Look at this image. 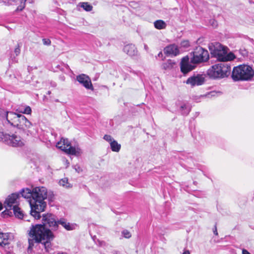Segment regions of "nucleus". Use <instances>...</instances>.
<instances>
[{"label":"nucleus","instance_id":"c9c22d12","mask_svg":"<svg viewBox=\"0 0 254 254\" xmlns=\"http://www.w3.org/2000/svg\"><path fill=\"white\" fill-rule=\"evenodd\" d=\"M182 254H190V253L189 250H185Z\"/></svg>","mask_w":254,"mask_h":254},{"label":"nucleus","instance_id":"20e7f679","mask_svg":"<svg viewBox=\"0 0 254 254\" xmlns=\"http://www.w3.org/2000/svg\"><path fill=\"white\" fill-rule=\"evenodd\" d=\"M254 75V71L249 65L242 64L234 67L232 73L233 80H249Z\"/></svg>","mask_w":254,"mask_h":254},{"label":"nucleus","instance_id":"c85d7f7f","mask_svg":"<svg viewBox=\"0 0 254 254\" xmlns=\"http://www.w3.org/2000/svg\"><path fill=\"white\" fill-rule=\"evenodd\" d=\"M64 228L66 230L69 231V230H72L74 229V226L73 225L70 224L69 223L67 222L66 223V224L65 225V226H64Z\"/></svg>","mask_w":254,"mask_h":254},{"label":"nucleus","instance_id":"c03bdc74","mask_svg":"<svg viewBox=\"0 0 254 254\" xmlns=\"http://www.w3.org/2000/svg\"><path fill=\"white\" fill-rule=\"evenodd\" d=\"M51 93L50 91H48L47 92V94L50 95Z\"/></svg>","mask_w":254,"mask_h":254},{"label":"nucleus","instance_id":"58836bf2","mask_svg":"<svg viewBox=\"0 0 254 254\" xmlns=\"http://www.w3.org/2000/svg\"><path fill=\"white\" fill-rule=\"evenodd\" d=\"M63 161H64V162H65V164H67V165H68V164H69V163L68 162V160H66V159H64L63 160Z\"/></svg>","mask_w":254,"mask_h":254},{"label":"nucleus","instance_id":"b1692460","mask_svg":"<svg viewBox=\"0 0 254 254\" xmlns=\"http://www.w3.org/2000/svg\"><path fill=\"white\" fill-rule=\"evenodd\" d=\"M78 5L86 11H90L93 8V6L87 2H80Z\"/></svg>","mask_w":254,"mask_h":254},{"label":"nucleus","instance_id":"4468645a","mask_svg":"<svg viewBox=\"0 0 254 254\" xmlns=\"http://www.w3.org/2000/svg\"><path fill=\"white\" fill-rule=\"evenodd\" d=\"M17 127L22 129L27 134L30 132L29 129L32 127V124L23 115L20 118Z\"/></svg>","mask_w":254,"mask_h":254},{"label":"nucleus","instance_id":"e433bc0d","mask_svg":"<svg viewBox=\"0 0 254 254\" xmlns=\"http://www.w3.org/2000/svg\"><path fill=\"white\" fill-rule=\"evenodd\" d=\"M144 48L146 51H148V47L146 44L144 45Z\"/></svg>","mask_w":254,"mask_h":254},{"label":"nucleus","instance_id":"423d86ee","mask_svg":"<svg viewBox=\"0 0 254 254\" xmlns=\"http://www.w3.org/2000/svg\"><path fill=\"white\" fill-rule=\"evenodd\" d=\"M210 50L213 56L219 61L226 62L232 60L234 58L233 54L226 55L224 48L219 43H216L213 47L210 48Z\"/></svg>","mask_w":254,"mask_h":254},{"label":"nucleus","instance_id":"f3484780","mask_svg":"<svg viewBox=\"0 0 254 254\" xmlns=\"http://www.w3.org/2000/svg\"><path fill=\"white\" fill-rule=\"evenodd\" d=\"M164 52L167 55L176 56L179 54V50L177 45L171 44L164 48Z\"/></svg>","mask_w":254,"mask_h":254},{"label":"nucleus","instance_id":"412c9836","mask_svg":"<svg viewBox=\"0 0 254 254\" xmlns=\"http://www.w3.org/2000/svg\"><path fill=\"white\" fill-rule=\"evenodd\" d=\"M154 27L157 29H165L167 26L166 23L162 20H157L154 22Z\"/></svg>","mask_w":254,"mask_h":254},{"label":"nucleus","instance_id":"f704fd0d","mask_svg":"<svg viewBox=\"0 0 254 254\" xmlns=\"http://www.w3.org/2000/svg\"><path fill=\"white\" fill-rule=\"evenodd\" d=\"M50 84H51V86L53 87H55L57 86V84L55 82H51Z\"/></svg>","mask_w":254,"mask_h":254},{"label":"nucleus","instance_id":"c756f323","mask_svg":"<svg viewBox=\"0 0 254 254\" xmlns=\"http://www.w3.org/2000/svg\"><path fill=\"white\" fill-rule=\"evenodd\" d=\"M103 138L107 141L109 142L110 144L111 143V141L114 140V139L111 135L107 134L105 135Z\"/></svg>","mask_w":254,"mask_h":254},{"label":"nucleus","instance_id":"473e14b6","mask_svg":"<svg viewBox=\"0 0 254 254\" xmlns=\"http://www.w3.org/2000/svg\"><path fill=\"white\" fill-rule=\"evenodd\" d=\"M74 168L76 172L78 173H80L82 171L81 168L78 165H75Z\"/></svg>","mask_w":254,"mask_h":254},{"label":"nucleus","instance_id":"a211bd4d","mask_svg":"<svg viewBox=\"0 0 254 254\" xmlns=\"http://www.w3.org/2000/svg\"><path fill=\"white\" fill-rule=\"evenodd\" d=\"M124 51L130 56H133L137 54V51L135 46L133 44H128L124 48Z\"/></svg>","mask_w":254,"mask_h":254},{"label":"nucleus","instance_id":"a19ab883","mask_svg":"<svg viewBox=\"0 0 254 254\" xmlns=\"http://www.w3.org/2000/svg\"><path fill=\"white\" fill-rule=\"evenodd\" d=\"M2 209V204L0 202V211Z\"/></svg>","mask_w":254,"mask_h":254},{"label":"nucleus","instance_id":"2f4dec72","mask_svg":"<svg viewBox=\"0 0 254 254\" xmlns=\"http://www.w3.org/2000/svg\"><path fill=\"white\" fill-rule=\"evenodd\" d=\"M14 53H15V54L16 56L19 55V54L20 53V49L19 45H18L17 47H16L15 49Z\"/></svg>","mask_w":254,"mask_h":254},{"label":"nucleus","instance_id":"a18cd8bd","mask_svg":"<svg viewBox=\"0 0 254 254\" xmlns=\"http://www.w3.org/2000/svg\"><path fill=\"white\" fill-rule=\"evenodd\" d=\"M22 1H23V2H26V1L27 0H21Z\"/></svg>","mask_w":254,"mask_h":254},{"label":"nucleus","instance_id":"7c9ffc66","mask_svg":"<svg viewBox=\"0 0 254 254\" xmlns=\"http://www.w3.org/2000/svg\"><path fill=\"white\" fill-rule=\"evenodd\" d=\"M42 41H43V44L45 45L49 46V45H51V40L49 39L44 38L42 40Z\"/></svg>","mask_w":254,"mask_h":254},{"label":"nucleus","instance_id":"4c0bfd02","mask_svg":"<svg viewBox=\"0 0 254 254\" xmlns=\"http://www.w3.org/2000/svg\"><path fill=\"white\" fill-rule=\"evenodd\" d=\"M162 56H163V54H162V52H159V54H158V57H162Z\"/></svg>","mask_w":254,"mask_h":254},{"label":"nucleus","instance_id":"f03ea898","mask_svg":"<svg viewBox=\"0 0 254 254\" xmlns=\"http://www.w3.org/2000/svg\"><path fill=\"white\" fill-rule=\"evenodd\" d=\"M20 193L22 197L28 199L31 207L30 215L35 219H39L41 217L40 212L44 211L47 205L45 200L48 198L51 200L54 196L53 192H48L44 187H37L32 190L23 189Z\"/></svg>","mask_w":254,"mask_h":254},{"label":"nucleus","instance_id":"bb28decb","mask_svg":"<svg viewBox=\"0 0 254 254\" xmlns=\"http://www.w3.org/2000/svg\"><path fill=\"white\" fill-rule=\"evenodd\" d=\"M122 233L124 237L126 238H129L130 237H131V234L128 230H123Z\"/></svg>","mask_w":254,"mask_h":254},{"label":"nucleus","instance_id":"a878e982","mask_svg":"<svg viewBox=\"0 0 254 254\" xmlns=\"http://www.w3.org/2000/svg\"><path fill=\"white\" fill-rule=\"evenodd\" d=\"M26 2H23V1L21 0V2L20 5L17 7L16 11H22L25 7Z\"/></svg>","mask_w":254,"mask_h":254},{"label":"nucleus","instance_id":"dca6fc26","mask_svg":"<svg viewBox=\"0 0 254 254\" xmlns=\"http://www.w3.org/2000/svg\"><path fill=\"white\" fill-rule=\"evenodd\" d=\"M176 105L179 108V111L182 115L187 116L190 111V107L187 102L178 101L176 103Z\"/></svg>","mask_w":254,"mask_h":254},{"label":"nucleus","instance_id":"39448f33","mask_svg":"<svg viewBox=\"0 0 254 254\" xmlns=\"http://www.w3.org/2000/svg\"><path fill=\"white\" fill-rule=\"evenodd\" d=\"M190 56L191 62L197 64L207 62L209 59L208 51L200 46L197 47Z\"/></svg>","mask_w":254,"mask_h":254},{"label":"nucleus","instance_id":"9d476101","mask_svg":"<svg viewBox=\"0 0 254 254\" xmlns=\"http://www.w3.org/2000/svg\"><path fill=\"white\" fill-rule=\"evenodd\" d=\"M197 64L193 63L191 62V58L190 59L188 56L184 57L181 62V70L184 74H186L189 72L194 69Z\"/></svg>","mask_w":254,"mask_h":254},{"label":"nucleus","instance_id":"79ce46f5","mask_svg":"<svg viewBox=\"0 0 254 254\" xmlns=\"http://www.w3.org/2000/svg\"><path fill=\"white\" fill-rule=\"evenodd\" d=\"M57 254H67L64 253V252H59Z\"/></svg>","mask_w":254,"mask_h":254},{"label":"nucleus","instance_id":"ddd939ff","mask_svg":"<svg viewBox=\"0 0 254 254\" xmlns=\"http://www.w3.org/2000/svg\"><path fill=\"white\" fill-rule=\"evenodd\" d=\"M21 114H17L12 112H7L4 114L6 121L11 126L17 127L18 125Z\"/></svg>","mask_w":254,"mask_h":254},{"label":"nucleus","instance_id":"393cba45","mask_svg":"<svg viewBox=\"0 0 254 254\" xmlns=\"http://www.w3.org/2000/svg\"><path fill=\"white\" fill-rule=\"evenodd\" d=\"M59 184L60 186H63L66 188H69L71 187L70 184L68 182V179L66 178L61 179L59 181Z\"/></svg>","mask_w":254,"mask_h":254},{"label":"nucleus","instance_id":"72a5a7b5","mask_svg":"<svg viewBox=\"0 0 254 254\" xmlns=\"http://www.w3.org/2000/svg\"><path fill=\"white\" fill-rule=\"evenodd\" d=\"M242 254H251L247 250H245V249L243 250Z\"/></svg>","mask_w":254,"mask_h":254},{"label":"nucleus","instance_id":"0eeeda50","mask_svg":"<svg viewBox=\"0 0 254 254\" xmlns=\"http://www.w3.org/2000/svg\"><path fill=\"white\" fill-rule=\"evenodd\" d=\"M0 140L13 147L21 146L24 144L23 140L20 136L15 134L10 135L2 131H0Z\"/></svg>","mask_w":254,"mask_h":254},{"label":"nucleus","instance_id":"f257e3e1","mask_svg":"<svg viewBox=\"0 0 254 254\" xmlns=\"http://www.w3.org/2000/svg\"><path fill=\"white\" fill-rule=\"evenodd\" d=\"M42 222L43 224H36L32 225L29 232V238L28 239L29 246L28 251H31L34 246L35 243H41L47 251L51 248L50 241L53 239L52 232L45 228L46 226L50 227L53 230H56L58 225L61 224L63 227L67 223L64 218L56 221L55 217L52 214L43 215Z\"/></svg>","mask_w":254,"mask_h":254},{"label":"nucleus","instance_id":"1a4fd4ad","mask_svg":"<svg viewBox=\"0 0 254 254\" xmlns=\"http://www.w3.org/2000/svg\"><path fill=\"white\" fill-rule=\"evenodd\" d=\"M12 235L10 233H0V246L2 247L7 254H10L13 247L10 245Z\"/></svg>","mask_w":254,"mask_h":254},{"label":"nucleus","instance_id":"5701e85b","mask_svg":"<svg viewBox=\"0 0 254 254\" xmlns=\"http://www.w3.org/2000/svg\"><path fill=\"white\" fill-rule=\"evenodd\" d=\"M110 144L111 149L113 151L118 152L120 150L121 146L115 139L111 141Z\"/></svg>","mask_w":254,"mask_h":254},{"label":"nucleus","instance_id":"7ed1b4c3","mask_svg":"<svg viewBox=\"0 0 254 254\" xmlns=\"http://www.w3.org/2000/svg\"><path fill=\"white\" fill-rule=\"evenodd\" d=\"M230 65L227 63H220L211 66L207 71V75L212 79H220L228 77L231 73Z\"/></svg>","mask_w":254,"mask_h":254},{"label":"nucleus","instance_id":"49530a36","mask_svg":"<svg viewBox=\"0 0 254 254\" xmlns=\"http://www.w3.org/2000/svg\"><path fill=\"white\" fill-rule=\"evenodd\" d=\"M3 213L6 214V211H4V212H3Z\"/></svg>","mask_w":254,"mask_h":254},{"label":"nucleus","instance_id":"6e6552de","mask_svg":"<svg viewBox=\"0 0 254 254\" xmlns=\"http://www.w3.org/2000/svg\"><path fill=\"white\" fill-rule=\"evenodd\" d=\"M57 148L70 155L79 156L81 154V150L78 147L71 146L67 139L62 138L56 144Z\"/></svg>","mask_w":254,"mask_h":254},{"label":"nucleus","instance_id":"37998d69","mask_svg":"<svg viewBox=\"0 0 254 254\" xmlns=\"http://www.w3.org/2000/svg\"><path fill=\"white\" fill-rule=\"evenodd\" d=\"M215 93L214 92H211L210 94L211 96H214Z\"/></svg>","mask_w":254,"mask_h":254},{"label":"nucleus","instance_id":"f8f14e48","mask_svg":"<svg viewBox=\"0 0 254 254\" xmlns=\"http://www.w3.org/2000/svg\"><path fill=\"white\" fill-rule=\"evenodd\" d=\"M205 81V77L203 75L196 74L188 78L186 81L187 84H190L192 87L201 85Z\"/></svg>","mask_w":254,"mask_h":254},{"label":"nucleus","instance_id":"6ab92c4d","mask_svg":"<svg viewBox=\"0 0 254 254\" xmlns=\"http://www.w3.org/2000/svg\"><path fill=\"white\" fill-rule=\"evenodd\" d=\"M13 213L16 217L19 219H23L25 221H29L30 220L27 218V216H25L23 213V211L18 207V206H14L12 208Z\"/></svg>","mask_w":254,"mask_h":254},{"label":"nucleus","instance_id":"9b49d317","mask_svg":"<svg viewBox=\"0 0 254 254\" xmlns=\"http://www.w3.org/2000/svg\"><path fill=\"white\" fill-rule=\"evenodd\" d=\"M19 194L18 193H12L9 195L4 202V207L6 210L12 209L13 206L18 205V198Z\"/></svg>","mask_w":254,"mask_h":254},{"label":"nucleus","instance_id":"ea45409f","mask_svg":"<svg viewBox=\"0 0 254 254\" xmlns=\"http://www.w3.org/2000/svg\"><path fill=\"white\" fill-rule=\"evenodd\" d=\"M214 234L216 235H218V233L216 230V227H215V230L214 231Z\"/></svg>","mask_w":254,"mask_h":254},{"label":"nucleus","instance_id":"aec40b11","mask_svg":"<svg viewBox=\"0 0 254 254\" xmlns=\"http://www.w3.org/2000/svg\"><path fill=\"white\" fill-rule=\"evenodd\" d=\"M175 64L174 61L168 60L162 64V68L165 70H170L174 68Z\"/></svg>","mask_w":254,"mask_h":254},{"label":"nucleus","instance_id":"4be33fe9","mask_svg":"<svg viewBox=\"0 0 254 254\" xmlns=\"http://www.w3.org/2000/svg\"><path fill=\"white\" fill-rule=\"evenodd\" d=\"M16 111L20 113L27 115H30L32 112L31 108L28 106L19 107Z\"/></svg>","mask_w":254,"mask_h":254},{"label":"nucleus","instance_id":"cd10ccee","mask_svg":"<svg viewBox=\"0 0 254 254\" xmlns=\"http://www.w3.org/2000/svg\"><path fill=\"white\" fill-rule=\"evenodd\" d=\"M181 46L182 47L187 48L190 47V44L188 40H184L181 42Z\"/></svg>","mask_w":254,"mask_h":254},{"label":"nucleus","instance_id":"2eb2a0df","mask_svg":"<svg viewBox=\"0 0 254 254\" xmlns=\"http://www.w3.org/2000/svg\"><path fill=\"white\" fill-rule=\"evenodd\" d=\"M81 84H82L87 89L93 90L94 88L92 85L90 77L84 74H81L76 76V78Z\"/></svg>","mask_w":254,"mask_h":254}]
</instances>
